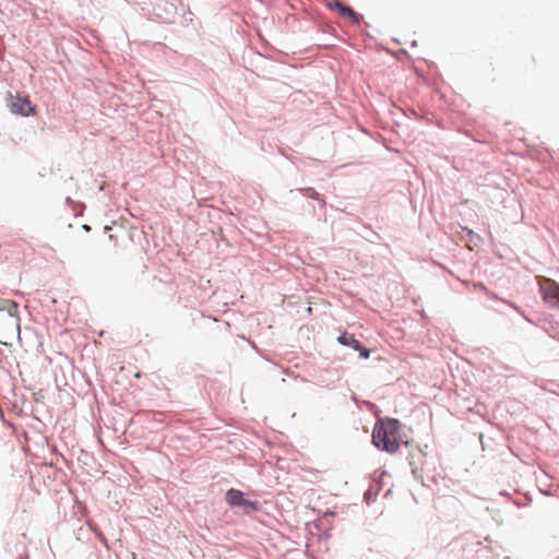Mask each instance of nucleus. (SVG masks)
<instances>
[{
    "label": "nucleus",
    "instance_id": "f257e3e1",
    "mask_svg": "<svg viewBox=\"0 0 559 559\" xmlns=\"http://www.w3.org/2000/svg\"><path fill=\"white\" fill-rule=\"evenodd\" d=\"M400 430L401 424L397 419H380L373 428L372 442L378 449L395 453L401 444Z\"/></svg>",
    "mask_w": 559,
    "mask_h": 559
},
{
    "label": "nucleus",
    "instance_id": "423d86ee",
    "mask_svg": "<svg viewBox=\"0 0 559 559\" xmlns=\"http://www.w3.org/2000/svg\"><path fill=\"white\" fill-rule=\"evenodd\" d=\"M337 341L340 344L344 346H349L353 349L359 352L360 357L367 359L370 357V350L362 346L359 341H357L354 335L348 333H343L337 337Z\"/></svg>",
    "mask_w": 559,
    "mask_h": 559
},
{
    "label": "nucleus",
    "instance_id": "f03ea898",
    "mask_svg": "<svg viewBox=\"0 0 559 559\" xmlns=\"http://www.w3.org/2000/svg\"><path fill=\"white\" fill-rule=\"evenodd\" d=\"M543 300L550 307L559 309V284L551 278L542 277L538 281Z\"/></svg>",
    "mask_w": 559,
    "mask_h": 559
},
{
    "label": "nucleus",
    "instance_id": "20e7f679",
    "mask_svg": "<svg viewBox=\"0 0 559 559\" xmlns=\"http://www.w3.org/2000/svg\"><path fill=\"white\" fill-rule=\"evenodd\" d=\"M226 501L231 507H241L245 512H250L257 510V503L246 500L243 498V493L237 489H229L226 492Z\"/></svg>",
    "mask_w": 559,
    "mask_h": 559
},
{
    "label": "nucleus",
    "instance_id": "39448f33",
    "mask_svg": "<svg viewBox=\"0 0 559 559\" xmlns=\"http://www.w3.org/2000/svg\"><path fill=\"white\" fill-rule=\"evenodd\" d=\"M329 7L330 9L336 11L343 19L349 20L355 24L360 23L361 16L350 7H347L337 0L330 1Z\"/></svg>",
    "mask_w": 559,
    "mask_h": 559
},
{
    "label": "nucleus",
    "instance_id": "7ed1b4c3",
    "mask_svg": "<svg viewBox=\"0 0 559 559\" xmlns=\"http://www.w3.org/2000/svg\"><path fill=\"white\" fill-rule=\"evenodd\" d=\"M9 106L11 111L15 115L28 117L36 112V107L32 104L28 96L9 95Z\"/></svg>",
    "mask_w": 559,
    "mask_h": 559
}]
</instances>
